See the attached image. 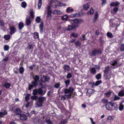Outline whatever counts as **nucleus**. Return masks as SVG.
Listing matches in <instances>:
<instances>
[{"label": "nucleus", "mask_w": 124, "mask_h": 124, "mask_svg": "<svg viewBox=\"0 0 124 124\" xmlns=\"http://www.w3.org/2000/svg\"><path fill=\"white\" fill-rule=\"evenodd\" d=\"M64 68L65 70L69 71L70 70V68L68 65H64Z\"/></svg>", "instance_id": "obj_28"}, {"label": "nucleus", "mask_w": 124, "mask_h": 124, "mask_svg": "<svg viewBox=\"0 0 124 124\" xmlns=\"http://www.w3.org/2000/svg\"><path fill=\"white\" fill-rule=\"evenodd\" d=\"M60 84L57 83L55 84L54 85V86L55 88H58L59 86H60Z\"/></svg>", "instance_id": "obj_56"}, {"label": "nucleus", "mask_w": 124, "mask_h": 124, "mask_svg": "<svg viewBox=\"0 0 124 124\" xmlns=\"http://www.w3.org/2000/svg\"><path fill=\"white\" fill-rule=\"evenodd\" d=\"M112 92L111 91H109L108 92H107L106 93H105L104 95L106 97H108L110 95Z\"/></svg>", "instance_id": "obj_32"}, {"label": "nucleus", "mask_w": 124, "mask_h": 124, "mask_svg": "<svg viewBox=\"0 0 124 124\" xmlns=\"http://www.w3.org/2000/svg\"><path fill=\"white\" fill-rule=\"evenodd\" d=\"M102 101L104 103H106V104H107V103H108V100H106V99H102Z\"/></svg>", "instance_id": "obj_54"}, {"label": "nucleus", "mask_w": 124, "mask_h": 124, "mask_svg": "<svg viewBox=\"0 0 124 124\" xmlns=\"http://www.w3.org/2000/svg\"><path fill=\"white\" fill-rule=\"evenodd\" d=\"M96 78L97 79H100L101 78V74H97L96 76Z\"/></svg>", "instance_id": "obj_49"}, {"label": "nucleus", "mask_w": 124, "mask_h": 124, "mask_svg": "<svg viewBox=\"0 0 124 124\" xmlns=\"http://www.w3.org/2000/svg\"><path fill=\"white\" fill-rule=\"evenodd\" d=\"M34 80L32 82L31 85L29 84V89L31 90L33 87H36L38 84L37 81L39 78L38 75H35L33 78Z\"/></svg>", "instance_id": "obj_5"}, {"label": "nucleus", "mask_w": 124, "mask_h": 124, "mask_svg": "<svg viewBox=\"0 0 124 124\" xmlns=\"http://www.w3.org/2000/svg\"><path fill=\"white\" fill-rule=\"evenodd\" d=\"M75 39H71L70 40V42H74V44H75Z\"/></svg>", "instance_id": "obj_63"}, {"label": "nucleus", "mask_w": 124, "mask_h": 124, "mask_svg": "<svg viewBox=\"0 0 124 124\" xmlns=\"http://www.w3.org/2000/svg\"><path fill=\"white\" fill-rule=\"evenodd\" d=\"M10 36L9 35H5L4 36V38L6 39V40H8L10 38Z\"/></svg>", "instance_id": "obj_47"}, {"label": "nucleus", "mask_w": 124, "mask_h": 124, "mask_svg": "<svg viewBox=\"0 0 124 124\" xmlns=\"http://www.w3.org/2000/svg\"><path fill=\"white\" fill-rule=\"evenodd\" d=\"M24 71V69L23 67H20L19 69V72L20 73H23Z\"/></svg>", "instance_id": "obj_46"}, {"label": "nucleus", "mask_w": 124, "mask_h": 124, "mask_svg": "<svg viewBox=\"0 0 124 124\" xmlns=\"http://www.w3.org/2000/svg\"><path fill=\"white\" fill-rule=\"evenodd\" d=\"M39 103H37L38 106L41 107L42 106V104L44 101L46 100V97H40L38 98Z\"/></svg>", "instance_id": "obj_7"}, {"label": "nucleus", "mask_w": 124, "mask_h": 124, "mask_svg": "<svg viewBox=\"0 0 124 124\" xmlns=\"http://www.w3.org/2000/svg\"><path fill=\"white\" fill-rule=\"evenodd\" d=\"M81 44V42H80L79 40H78L77 41L75 42V45L76 47L77 46H80Z\"/></svg>", "instance_id": "obj_25"}, {"label": "nucleus", "mask_w": 124, "mask_h": 124, "mask_svg": "<svg viewBox=\"0 0 124 124\" xmlns=\"http://www.w3.org/2000/svg\"><path fill=\"white\" fill-rule=\"evenodd\" d=\"M86 39H87L86 38L85 35H84V34L82 35V36L81 40L84 41V40H86Z\"/></svg>", "instance_id": "obj_44"}, {"label": "nucleus", "mask_w": 124, "mask_h": 124, "mask_svg": "<svg viewBox=\"0 0 124 124\" xmlns=\"http://www.w3.org/2000/svg\"><path fill=\"white\" fill-rule=\"evenodd\" d=\"M0 24L1 25H3L4 24L3 21L0 20Z\"/></svg>", "instance_id": "obj_62"}, {"label": "nucleus", "mask_w": 124, "mask_h": 124, "mask_svg": "<svg viewBox=\"0 0 124 124\" xmlns=\"http://www.w3.org/2000/svg\"><path fill=\"white\" fill-rule=\"evenodd\" d=\"M20 118L21 120H26L27 119V116L25 115H21Z\"/></svg>", "instance_id": "obj_19"}, {"label": "nucleus", "mask_w": 124, "mask_h": 124, "mask_svg": "<svg viewBox=\"0 0 124 124\" xmlns=\"http://www.w3.org/2000/svg\"><path fill=\"white\" fill-rule=\"evenodd\" d=\"M74 10L71 7H68L66 10V11L67 13H70V12H72Z\"/></svg>", "instance_id": "obj_22"}, {"label": "nucleus", "mask_w": 124, "mask_h": 124, "mask_svg": "<svg viewBox=\"0 0 124 124\" xmlns=\"http://www.w3.org/2000/svg\"><path fill=\"white\" fill-rule=\"evenodd\" d=\"M101 54V51L99 50H94L93 51L91 54V56L95 55L97 54Z\"/></svg>", "instance_id": "obj_10"}, {"label": "nucleus", "mask_w": 124, "mask_h": 124, "mask_svg": "<svg viewBox=\"0 0 124 124\" xmlns=\"http://www.w3.org/2000/svg\"><path fill=\"white\" fill-rule=\"evenodd\" d=\"M9 48V47L8 46H7V45H5L4 46V50H5V51H8V50Z\"/></svg>", "instance_id": "obj_41"}, {"label": "nucleus", "mask_w": 124, "mask_h": 124, "mask_svg": "<svg viewBox=\"0 0 124 124\" xmlns=\"http://www.w3.org/2000/svg\"><path fill=\"white\" fill-rule=\"evenodd\" d=\"M109 66H108L106 67L105 70H104V76L106 79H109L110 78V76H107L108 72L109 70Z\"/></svg>", "instance_id": "obj_8"}, {"label": "nucleus", "mask_w": 124, "mask_h": 124, "mask_svg": "<svg viewBox=\"0 0 124 124\" xmlns=\"http://www.w3.org/2000/svg\"><path fill=\"white\" fill-rule=\"evenodd\" d=\"M30 95L29 94H26V97H25V99L26 101H28L29 99V97H30Z\"/></svg>", "instance_id": "obj_39"}, {"label": "nucleus", "mask_w": 124, "mask_h": 124, "mask_svg": "<svg viewBox=\"0 0 124 124\" xmlns=\"http://www.w3.org/2000/svg\"><path fill=\"white\" fill-rule=\"evenodd\" d=\"M15 112L16 113V114L17 115H21V109L19 108H16Z\"/></svg>", "instance_id": "obj_14"}, {"label": "nucleus", "mask_w": 124, "mask_h": 124, "mask_svg": "<svg viewBox=\"0 0 124 124\" xmlns=\"http://www.w3.org/2000/svg\"><path fill=\"white\" fill-rule=\"evenodd\" d=\"M73 29V24H71V25H68L67 28V31H70Z\"/></svg>", "instance_id": "obj_16"}, {"label": "nucleus", "mask_w": 124, "mask_h": 124, "mask_svg": "<svg viewBox=\"0 0 124 124\" xmlns=\"http://www.w3.org/2000/svg\"><path fill=\"white\" fill-rule=\"evenodd\" d=\"M99 42H100L101 43H103L104 42V41L103 40L102 38H99Z\"/></svg>", "instance_id": "obj_60"}, {"label": "nucleus", "mask_w": 124, "mask_h": 124, "mask_svg": "<svg viewBox=\"0 0 124 124\" xmlns=\"http://www.w3.org/2000/svg\"><path fill=\"white\" fill-rule=\"evenodd\" d=\"M106 108L108 110L116 109L117 105L116 103H111V102H108L105 105Z\"/></svg>", "instance_id": "obj_4"}, {"label": "nucleus", "mask_w": 124, "mask_h": 124, "mask_svg": "<svg viewBox=\"0 0 124 124\" xmlns=\"http://www.w3.org/2000/svg\"><path fill=\"white\" fill-rule=\"evenodd\" d=\"M31 23V20L30 17L26 18V23L27 25H29Z\"/></svg>", "instance_id": "obj_15"}, {"label": "nucleus", "mask_w": 124, "mask_h": 124, "mask_svg": "<svg viewBox=\"0 0 124 124\" xmlns=\"http://www.w3.org/2000/svg\"><path fill=\"white\" fill-rule=\"evenodd\" d=\"M68 18V16L67 15H64L62 17V20H65V21H67V18Z\"/></svg>", "instance_id": "obj_29"}, {"label": "nucleus", "mask_w": 124, "mask_h": 124, "mask_svg": "<svg viewBox=\"0 0 124 124\" xmlns=\"http://www.w3.org/2000/svg\"><path fill=\"white\" fill-rule=\"evenodd\" d=\"M16 31L15 28V27H12L10 28V34H12L13 33H14Z\"/></svg>", "instance_id": "obj_17"}, {"label": "nucleus", "mask_w": 124, "mask_h": 124, "mask_svg": "<svg viewBox=\"0 0 124 124\" xmlns=\"http://www.w3.org/2000/svg\"><path fill=\"white\" fill-rule=\"evenodd\" d=\"M69 22L71 24H73V29L78 27L79 24L83 22V20L81 19H74L69 20Z\"/></svg>", "instance_id": "obj_3"}, {"label": "nucleus", "mask_w": 124, "mask_h": 124, "mask_svg": "<svg viewBox=\"0 0 124 124\" xmlns=\"http://www.w3.org/2000/svg\"><path fill=\"white\" fill-rule=\"evenodd\" d=\"M7 114V112L5 110L4 112H0V117H2L3 116Z\"/></svg>", "instance_id": "obj_23"}, {"label": "nucleus", "mask_w": 124, "mask_h": 124, "mask_svg": "<svg viewBox=\"0 0 124 124\" xmlns=\"http://www.w3.org/2000/svg\"><path fill=\"white\" fill-rule=\"evenodd\" d=\"M78 15V13H74V14H71L70 15V16L71 17H76Z\"/></svg>", "instance_id": "obj_45"}, {"label": "nucleus", "mask_w": 124, "mask_h": 124, "mask_svg": "<svg viewBox=\"0 0 124 124\" xmlns=\"http://www.w3.org/2000/svg\"><path fill=\"white\" fill-rule=\"evenodd\" d=\"M94 12V10H93V8H91L90 9L89 12H88L87 13V14L88 15H92V14H93Z\"/></svg>", "instance_id": "obj_24"}, {"label": "nucleus", "mask_w": 124, "mask_h": 124, "mask_svg": "<svg viewBox=\"0 0 124 124\" xmlns=\"http://www.w3.org/2000/svg\"><path fill=\"white\" fill-rule=\"evenodd\" d=\"M42 5V0H39V3L38 4V8L39 9L40 8L41 6Z\"/></svg>", "instance_id": "obj_30"}, {"label": "nucleus", "mask_w": 124, "mask_h": 124, "mask_svg": "<svg viewBox=\"0 0 124 124\" xmlns=\"http://www.w3.org/2000/svg\"><path fill=\"white\" fill-rule=\"evenodd\" d=\"M114 118V117L113 116H109L107 117V120L109 121L113 120Z\"/></svg>", "instance_id": "obj_35"}, {"label": "nucleus", "mask_w": 124, "mask_h": 124, "mask_svg": "<svg viewBox=\"0 0 124 124\" xmlns=\"http://www.w3.org/2000/svg\"><path fill=\"white\" fill-rule=\"evenodd\" d=\"M74 90L73 88L72 87H70L69 89H65L64 90L65 96L68 98L71 97Z\"/></svg>", "instance_id": "obj_6"}, {"label": "nucleus", "mask_w": 124, "mask_h": 124, "mask_svg": "<svg viewBox=\"0 0 124 124\" xmlns=\"http://www.w3.org/2000/svg\"><path fill=\"white\" fill-rule=\"evenodd\" d=\"M117 61H114L112 63V65H115L117 64Z\"/></svg>", "instance_id": "obj_55"}, {"label": "nucleus", "mask_w": 124, "mask_h": 124, "mask_svg": "<svg viewBox=\"0 0 124 124\" xmlns=\"http://www.w3.org/2000/svg\"><path fill=\"white\" fill-rule=\"evenodd\" d=\"M44 78L45 81H48L50 77H47V76H46V77H44Z\"/></svg>", "instance_id": "obj_58"}, {"label": "nucleus", "mask_w": 124, "mask_h": 124, "mask_svg": "<svg viewBox=\"0 0 124 124\" xmlns=\"http://www.w3.org/2000/svg\"><path fill=\"white\" fill-rule=\"evenodd\" d=\"M119 95L120 96H124V90H122L119 93Z\"/></svg>", "instance_id": "obj_38"}, {"label": "nucleus", "mask_w": 124, "mask_h": 124, "mask_svg": "<svg viewBox=\"0 0 124 124\" xmlns=\"http://www.w3.org/2000/svg\"><path fill=\"white\" fill-rule=\"evenodd\" d=\"M94 91L93 90H92V89H90L87 90L86 94L87 95L90 96L91 93H94Z\"/></svg>", "instance_id": "obj_13"}, {"label": "nucleus", "mask_w": 124, "mask_h": 124, "mask_svg": "<svg viewBox=\"0 0 124 124\" xmlns=\"http://www.w3.org/2000/svg\"><path fill=\"white\" fill-rule=\"evenodd\" d=\"M72 76V74L70 73H68L66 77L67 78H70Z\"/></svg>", "instance_id": "obj_50"}, {"label": "nucleus", "mask_w": 124, "mask_h": 124, "mask_svg": "<svg viewBox=\"0 0 124 124\" xmlns=\"http://www.w3.org/2000/svg\"><path fill=\"white\" fill-rule=\"evenodd\" d=\"M124 106L122 104H120V106L119 107V109L121 111L124 108Z\"/></svg>", "instance_id": "obj_51"}, {"label": "nucleus", "mask_w": 124, "mask_h": 124, "mask_svg": "<svg viewBox=\"0 0 124 124\" xmlns=\"http://www.w3.org/2000/svg\"><path fill=\"white\" fill-rule=\"evenodd\" d=\"M10 86V85L9 83H6L4 85V86L6 88H9Z\"/></svg>", "instance_id": "obj_40"}, {"label": "nucleus", "mask_w": 124, "mask_h": 124, "mask_svg": "<svg viewBox=\"0 0 124 124\" xmlns=\"http://www.w3.org/2000/svg\"><path fill=\"white\" fill-rule=\"evenodd\" d=\"M91 73L93 74H95L96 73V70L95 68H91L90 69Z\"/></svg>", "instance_id": "obj_18"}, {"label": "nucleus", "mask_w": 124, "mask_h": 124, "mask_svg": "<svg viewBox=\"0 0 124 124\" xmlns=\"http://www.w3.org/2000/svg\"><path fill=\"white\" fill-rule=\"evenodd\" d=\"M46 92V91H43L41 88H39L38 89H35L33 91V94L34 96H32L31 98L33 100H36L37 99L38 97L37 96H35V95L37 94L38 93L40 95H43V94H45Z\"/></svg>", "instance_id": "obj_2"}, {"label": "nucleus", "mask_w": 124, "mask_h": 124, "mask_svg": "<svg viewBox=\"0 0 124 124\" xmlns=\"http://www.w3.org/2000/svg\"><path fill=\"white\" fill-rule=\"evenodd\" d=\"M46 122L47 124H52V122L49 120H46Z\"/></svg>", "instance_id": "obj_53"}, {"label": "nucleus", "mask_w": 124, "mask_h": 124, "mask_svg": "<svg viewBox=\"0 0 124 124\" xmlns=\"http://www.w3.org/2000/svg\"><path fill=\"white\" fill-rule=\"evenodd\" d=\"M107 35L108 37L109 38H112L113 37V35L112 33H109V32H108L107 33Z\"/></svg>", "instance_id": "obj_48"}, {"label": "nucleus", "mask_w": 124, "mask_h": 124, "mask_svg": "<svg viewBox=\"0 0 124 124\" xmlns=\"http://www.w3.org/2000/svg\"><path fill=\"white\" fill-rule=\"evenodd\" d=\"M30 16L32 18H34V12L32 10H30Z\"/></svg>", "instance_id": "obj_31"}, {"label": "nucleus", "mask_w": 124, "mask_h": 124, "mask_svg": "<svg viewBox=\"0 0 124 124\" xmlns=\"http://www.w3.org/2000/svg\"><path fill=\"white\" fill-rule=\"evenodd\" d=\"M102 81L101 80H98L95 83L94 82H92L91 83H89V84L91 86L92 88H93L94 86H97L99 84L101 83Z\"/></svg>", "instance_id": "obj_9"}, {"label": "nucleus", "mask_w": 124, "mask_h": 124, "mask_svg": "<svg viewBox=\"0 0 124 124\" xmlns=\"http://www.w3.org/2000/svg\"><path fill=\"white\" fill-rule=\"evenodd\" d=\"M34 38H39V33L37 32H34Z\"/></svg>", "instance_id": "obj_37"}, {"label": "nucleus", "mask_w": 124, "mask_h": 124, "mask_svg": "<svg viewBox=\"0 0 124 124\" xmlns=\"http://www.w3.org/2000/svg\"><path fill=\"white\" fill-rule=\"evenodd\" d=\"M120 3L119 2H112L110 4V5L111 6H118L120 4Z\"/></svg>", "instance_id": "obj_21"}, {"label": "nucleus", "mask_w": 124, "mask_h": 124, "mask_svg": "<svg viewBox=\"0 0 124 124\" xmlns=\"http://www.w3.org/2000/svg\"><path fill=\"white\" fill-rule=\"evenodd\" d=\"M118 10V8L117 7H115L113 10V12H112V13H116L117 11Z\"/></svg>", "instance_id": "obj_42"}, {"label": "nucleus", "mask_w": 124, "mask_h": 124, "mask_svg": "<svg viewBox=\"0 0 124 124\" xmlns=\"http://www.w3.org/2000/svg\"><path fill=\"white\" fill-rule=\"evenodd\" d=\"M21 5L23 8H25L27 6V4L25 2L23 1L22 2Z\"/></svg>", "instance_id": "obj_34"}, {"label": "nucleus", "mask_w": 124, "mask_h": 124, "mask_svg": "<svg viewBox=\"0 0 124 124\" xmlns=\"http://www.w3.org/2000/svg\"><path fill=\"white\" fill-rule=\"evenodd\" d=\"M41 20V19L39 16H38L36 17V21L37 22V23H39L40 22Z\"/></svg>", "instance_id": "obj_43"}, {"label": "nucleus", "mask_w": 124, "mask_h": 124, "mask_svg": "<svg viewBox=\"0 0 124 124\" xmlns=\"http://www.w3.org/2000/svg\"><path fill=\"white\" fill-rule=\"evenodd\" d=\"M90 119L91 120V123L92 124H95V122H94V121L93 119H92V118H90Z\"/></svg>", "instance_id": "obj_61"}, {"label": "nucleus", "mask_w": 124, "mask_h": 124, "mask_svg": "<svg viewBox=\"0 0 124 124\" xmlns=\"http://www.w3.org/2000/svg\"><path fill=\"white\" fill-rule=\"evenodd\" d=\"M67 122V120H64L62 121L59 124H65Z\"/></svg>", "instance_id": "obj_52"}, {"label": "nucleus", "mask_w": 124, "mask_h": 124, "mask_svg": "<svg viewBox=\"0 0 124 124\" xmlns=\"http://www.w3.org/2000/svg\"><path fill=\"white\" fill-rule=\"evenodd\" d=\"M43 23L42 22H41L40 25L39 26V28L40 29V31L42 32L43 31Z\"/></svg>", "instance_id": "obj_26"}, {"label": "nucleus", "mask_w": 124, "mask_h": 124, "mask_svg": "<svg viewBox=\"0 0 124 124\" xmlns=\"http://www.w3.org/2000/svg\"><path fill=\"white\" fill-rule=\"evenodd\" d=\"M8 59L9 58L8 57H6L4 59H3V61H7L8 60Z\"/></svg>", "instance_id": "obj_59"}, {"label": "nucleus", "mask_w": 124, "mask_h": 124, "mask_svg": "<svg viewBox=\"0 0 124 124\" xmlns=\"http://www.w3.org/2000/svg\"><path fill=\"white\" fill-rule=\"evenodd\" d=\"M95 34L97 35H98L99 34H100V32L99 30H96L95 32Z\"/></svg>", "instance_id": "obj_64"}, {"label": "nucleus", "mask_w": 124, "mask_h": 124, "mask_svg": "<svg viewBox=\"0 0 124 124\" xmlns=\"http://www.w3.org/2000/svg\"><path fill=\"white\" fill-rule=\"evenodd\" d=\"M90 4L89 3H88L84 5L83 6V8L85 10H87L89 8V7H90Z\"/></svg>", "instance_id": "obj_12"}, {"label": "nucleus", "mask_w": 124, "mask_h": 124, "mask_svg": "<svg viewBox=\"0 0 124 124\" xmlns=\"http://www.w3.org/2000/svg\"><path fill=\"white\" fill-rule=\"evenodd\" d=\"M54 3V5H52V6L54 8H56L57 6H66L65 4H64L61 2L58 1H54V0H51L50 2V5L47 7V17L48 19H50L52 11L51 10V6L53 3Z\"/></svg>", "instance_id": "obj_1"}, {"label": "nucleus", "mask_w": 124, "mask_h": 124, "mask_svg": "<svg viewBox=\"0 0 124 124\" xmlns=\"http://www.w3.org/2000/svg\"><path fill=\"white\" fill-rule=\"evenodd\" d=\"M70 81L69 79H67V80H65V83L66 84V87H68L69 83H70Z\"/></svg>", "instance_id": "obj_33"}, {"label": "nucleus", "mask_w": 124, "mask_h": 124, "mask_svg": "<svg viewBox=\"0 0 124 124\" xmlns=\"http://www.w3.org/2000/svg\"><path fill=\"white\" fill-rule=\"evenodd\" d=\"M70 36L71 37H73L76 38V37L78 36V34L76 33H73L71 34Z\"/></svg>", "instance_id": "obj_36"}, {"label": "nucleus", "mask_w": 124, "mask_h": 124, "mask_svg": "<svg viewBox=\"0 0 124 124\" xmlns=\"http://www.w3.org/2000/svg\"><path fill=\"white\" fill-rule=\"evenodd\" d=\"M62 12L58 10H54L53 11V13L54 14H55V15H60L62 14Z\"/></svg>", "instance_id": "obj_20"}, {"label": "nucleus", "mask_w": 124, "mask_h": 124, "mask_svg": "<svg viewBox=\"0 0 124 124\" xmlns=\"http://www.w3.org/2000/svg\"><path fill=\"white\" fill-rule=\"evenodd\" d=\"M24 24L23 23L21 22L20 23L18 24V27L19 29H21L23 27Z\"/></svg>", "instance_id": "obj_27"}, {"label": "nucleus", "mask_w": 124, "mask_h": 124, "mask_svg": "<svg viewBox=\"0 0 124 124\" xmlns=\"http://www.w3.org/2000/svg\"><path fill=\"white\" fill-rule=\"evenodd\" d=\"M99 16L98 13V12H95L93 19V22L94 23H95L96 21L98 19Z\"/></svg>", "instance_id": "obj_11"}, {"label": "nucleus", "mask_w": 124, "mask_h": 124, "mask_svg": "<svg viewBox=\"0 0 124 124\" xmlns=\"http://www.w3.org/2000/svg\"><path fill=\"white\" fill-rule=\"evenodd\" d=\"M120 50L121 51L124 50V44L122 45L121 46V47Z\"/></svg>", "instance_id": "obj_57"}]
</instances>
